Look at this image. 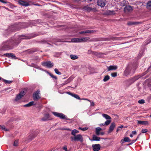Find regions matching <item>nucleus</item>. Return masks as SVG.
Masks as SVG:
<instances>
[{"mask_svg": "<svg viewBox=\"0 0 151 151\" xmlns=\"http://www.w3.org/2000/svg\"><path fill=\"white\" fill-rule=\"evenodd\" d=\"M37 35L35 34V35L32 36H28L25 35L15 36L2 42L1 45L0 50L5 51L12 49L15 46L17 45L23 40L29 39Z\"/></svg>", "mask_w": 151, "mask_h": 151, "instance_id": "obj_1", "label": "nucleus"}, {"mask_svg": "<svg viewBox=\"0 0 151 151\" xmlns=\"http://www.w3.org/2000/svg\"><path fill=\"white\" fill-rule=\"evenodd\" d=\"M137 67V64H130L128 65L124 71V74L126 76L132 75L134 72Z\"/></svg>", "mask_w": 151, "mask_h": 151, "instance_id": "obj_2", "label": "nucleus"}, {"mask_svg": "<svg viewBox=\"0 0 151 151\" xmlns=\"http://www.w3.org/2000/svg\"><path fill=\"white\" fill-rule=\"evenodd\" d=\"M70 139L72 141H79L81 142H82L83 141V137L80 134H77L74 137H71Z\"/></svg>", "mask_w": 151, "mask_h": 151, "instance_id": "obj_3", "label": "nucleus"}, {"mask_svg": "<svg viewBox=\"0 0 151 151\" xmlns=\"http://www.w3.org/2000/svg\"><path fill=\"white\" fill-rule=\"evenodd\" d=\"M80 38V42H85L87 41L94 42L97 41L96 38H92L90 39L89 37H81Z\"/></svg>", "mask_w": 151, "mask_h": 151, "instance_id": "obj_4", "label": "nucleus"}, {"mask_svg": "<svg viewBox=\"0 0 151 151\" xmlns=\"http://www.w3.org/2000/svg\"><path fill=\"white\" fill-rule=\"evenodd\" d=\"M16 29H15V26L14 25H12L9 27V28L6 30H5L4 34L5 35H8L11 32L15 31Z\"/></svg>", "mask_w": 151, "mask_h": 151, "instance_id": "obj_5", "label": "nucleus"}, {"mask_svg": "<svg viewBox=\"0 0 151 151\" xmlns=\"http://www.w3.org/2000/svg\"><path fill=\"white\" fill-rule=\"evenodd\" d=\"M40 93V90H37V91L34 93L33 94V99L35 100H37L40 98L39 94Z\"/></svg>", "mask_w": 151, "mask_h": 151, "instance_id": "obj_6", "label": "nucleus"}, {"mask_svg": "<svg viewBox=\"0 0 151 151\" xmlns=\"http://www.w3.org/2000/svg\"><path fill=\"white\" fill-rule=\"evenodd\" d=\"M52 113L55 116L59 117L61 119H66V116L62 113H60L54 112H52Z\"/></svg>", "mask_w": 151, "mask_h": 151, "instance_id": "obj_7", "label": "nucleus"}, {"mask_svg": "<svg viewBox=\"0 0 151 151\" xmlns=\"http://www.w3.org/2000/svg\"><path fill=\"white\" fill-rule=\"evenodd\" d=\"M42 65L43 66H46L48 68H51L54 65L53 63L50 61L43 62Z\"/></svg>", "mask_w": 151, "mask_h": 151, "instance_id": "obj_8", "label": "nucleus"}, {"mask_svg": "<svg viewBox=\"0 0 151 151\" xmlns=\"http://www.w3.org/2000/svg\"><path fill=\"white\" fill-rule=\"evenodd\" d=\"M141 77V76L139 75L137 76H135L134 77L132 78V79L128 80L127 82L130 83V85H131L132 83H134V81L137 80L139 78Z\"/></svg>", "mask_w": 151, "mask_h": 151, "instance_id": "obj_9", "label": "nucleus"}, {"mask_svg": "<svg viewBox=\"0 0 151 151\" xmlns=\"http://www.w3.org/2000/svg\"><path fill=\"white\" fill-rule=\"evenodd\" d=\"M106 4V1L104 0H98L97 1V4L101 7H104Z\"/></svg>", "mask_w": 151, "mask_h": 151, "instance_id": "obj_10", "label": "nucleus"}, {"mask_svg": "<svg viewBox=\"0 0 151 151\" xmlns=\"http://www.w3.org/2000/svg\"><path fill=\"white\" fill-rule=\"evenodd\" d=\"M51 119L50 116L49 114H46L44 115V117L41 119L42 121H46L49 120Z\"/></svg>", "mask_w": 151, "mask_h": 151, "instance_id": "obj_11", "label": "nucleus"}, {"mask_svg": "<svg viewBox=\"0 0 151 151\" xmlns=\"http://www.w3.org/2000/svg\"><path fill=\"white\" fill-rule=\"evenodd\" d=\"M24 91H22L19 93L17 95L15 100L16 101H17L19 100H20L23 96L24 95Z\"/></svg>", "mask_w": 151, "mask_h": 151, "instance_id": "obj_12", "label": "nucleus"}, {"mask_svg": "<svg viewBox=\"0 0 151 151\" xmlns=\"http://www.w3.org/2000/svg\"><path fill=\"white\" fill-rule=\"evenodd\" d=\"M92 146L94 151H98L100 149L101 146L99 144L93 145Z\"/></svg>", "mask_w": 151, "mask_h": 151, "instance_id": "obj_13", "label": "nucleus"}, {"mask_svg": "<svg viewBox=\"0 0 151 151\" xmlns=\"http://www.w3.org/2000/svg\"><path fill=\"white\" fill-rule=\"evenodd\" d=\"M18 3L19 4L24 6H27L29 5V4L28 2L22 0H19L18 1Z\"/></svg>", "mask_w": 151, "mask_h": 151, "instance_id": "obj_14", "label": "nucleus"}, {"mask_svg": "<svg viewBox=\"0 0 151 151\" xmlns=\"http://www.w3.org/2000/svg\"><path fill=\"white\" fill-rule=\"evenodd\" d=\"M101 138L98 137L95 135H93L92 136V139H90V140L91 141H100L101 140Z\"/></svg>", "mask_w": 151, "mask_h": 151, "instance_id": "obj_15", "label": "nucleus"}, {"mask_svg": "<svg viewBox=\"0 0 151 151\" xmlns=\"http://www.w3.org/2000/svg\"><path fill=\"white\" fill-rule=\"evenodd\" d=\"M74 78V77L73 76H70L67 80V81H65L62 84V85H64L67 83H70L73 80Z\"/></svg>", "mask_w": 151, "mask_h": 151, "instance_id": "obj_16", "label": "nucleus"}, {"mask_svg": "<svg viewBox=\"0 0 151 151\" xmlns=\"http://www.w3.org/2000/svg\"><path fill=\"white\" fill-rule=\"evenodd\" d=\"M107 71L111 70H115L117 68V66L115 65H110L109 67H107Z\"/></svg>", "mask_w": 151, "mask_h": 151, "instance_id": "obj_17", "label": "nucleus"}, {"mask_svg": "<svg viewBox=\"0 0 151 151\" xmlns=\"http://www.w3.org/2000/svg\"><path fill=\"white\" fill-rule=\"evenodd\" d=\"M137 123L144 125H147L149 124L148 122L147 121L137 120Z\"/></svg>", "mask_w": 151, "mask_h": 151, "instance_id": "obj_18", "label": "nucleus"}, {"mask_svg": "<svg viewBox=\"0 0 151 151\" xmlns=\"http://www.w3.org/2000/svg\"><path fill=\"white\" fill-rule=\"evenodd\" d=\"M115 124L114 122L111 123L109 128V132H112L115 127Z\"/></svg>", "mask_w": 151, "mask_h": 151, "instance_id": "obj_19", "label": "nucleus"}, {"mask_svg": "<svg viewBox=\"0 0 151 151\" xmlns=\"http://www.w3.org/2000/svg\"><path fill=\"white\" fill-rule=\"evenodd\" d=\"M80 37L72 38L71 39V42H80Z\"/></svg>", "mask_w": 151, "mask_h": 151, "instance_id": "obj_20", "label": "nucleus"}, {"mask_svg": "<svg viewBox=\"0 0 151 151\" xmlns=\"http://www.w3.org/2000/svg\"><path fill=\"white\" fill-rule=\"evenodd\" d=\"M124 11L126 12L130 11L132 10V6H127L124 9Z\"/></svg>", "mask_w": 151, "mask_h": 151, "instance_id": "obj_21", "label": "nucleus"}, {"mask_svg": "<svg viewBox=\"0 0 151 151\" xmlns=\"http://www.w3.org/2000/svg\"><path fill=\"white\" fill-rule=\"evenodd\" d=\"M102 115L103 117L104 118L106 119L111 120V117L106 114H102Z\"/></svg>", "mask_w": 151, "mask_h": 151, "instance_id": "obj_22", "label": "nucleus"}, {"mask_svg": "<svg viewBox=\"0 0 151 151\" xmlns=\"http://www.w3.org/2000/svg\"><path fill=\"white\" fill-rule=\"evenodd\" d=\"M102 130V129L99 127H97L96 128V133L97 135H100V131Z\"/></svg>", "mask_w": 151, "mask_h": 151, "instance_id": "obj_23", "label": "nucleus"}, {"mask_svg": "<svg viewBox=\"0 0 151 151\" xmlns=\"http://www.w3.org/2000/svg\"><path fill=\"white\" fill-rule=\"evenodd\" d=\"M34 101H30L29 103L24 105L23 106L24 107H29L32 106V105L34 104Z\"/></svg>", "mask_w": 151, "mask_h": 151, "instance_id": "obj_24", "label": "nucleus"}, {"mask_svg": "<svg viewBox=\"0 0 151 151\" xmlns=\"http://www.w3.org/2000/svg\"><path fill=\"white\" fill-rule=\"evenodd\" d=\"M79 132V131L76 129H74L71 132V134L74 136H76V133H78Z\"/></svg>", "mask_w": 151, "mask_h": 151, "instance_id": "obj_25", "label": "nucleus"}, {"mask_svg": "<svg viewBox=\"0 0 151 151\" xmlns=\"http://www.w3.org/2000/svg\"><path fill=\"white\" fill-rule=\"evenodd\" d=\"M147 9L151 10V1H148L147 3Z\"/></svg>", "mask_w": 151, "mask_h": 151, "instance_id": "obj_26", "label": "nucleus"}, {"mask_svg": "<svg viewBox=\"0 0 151 151\" xmlns=\"http://www.w3.org/2000/svg\"><path fill=\"white\" fill-rule=\"evenodd\" d=\"M36 136V135H34L33 134H32L29 135L28 137L30 140H32Z\"/></svg>", "mask_w": 151, "mask_h": 151, "instance_id": "obj_27", "label": "nucleus"}, {"mask_svg": "<svg viewBox=\"0 0 151 151\" xmlns=\"http://www.w3.org/2000/svg\"><path fill=\"white\" fill-rule=\"evenodd\" d=\"M70 58L72 60H76L78 58L77 55H70Z\"/></svg>", "mask_w": 151, "mask_h": 151, "instance_id": "obj_28", "label": "nucleus"}, {"mask_svg": "<svg viewBox=\"0 0 151 151\" xmlns=\"http://www.w3.org/2000/svg\"><path fill=\"white\" fill-rule=\"evenodd\" d=\"M2 81H3L6 84H9L13 82L12 81L7 80L4 79H2Z\"/></svg>", "mask_w": 151, "mask_h": 151, "instance_id": "obj_29", "label": "nucleus"}, {"mask_svg": "<svg viewBox=\"0 0 151 151\" xmlns=\"http://www.w3.org/2000/svg\"><path fill=\"white\" fill-rule=\"evenodd\" d=\"M107 13L109 15H113L115 14V13L114 11L108 10L107 12Z\"/></svg>", "mask_w": 151, "mask_h": 151, "instance_id": "obj_30", "label": "nucleus"}, {"mask_svg": "<svg viewBox=\"0 0 151 151\" xmlns=\"http://www.w3.org/2000/svg\"><path fill=\"white\" fill-rule=\"evenodd\" d=\"M110 79V77L109 76L107 75L106 76H105L104 78L103 79V81L104 82H106L108 80H109Z\"/></svg>", "mask_w": 151, "mask_h": 151, "instance_id": "obj_31", "label": "nucleus"}, {"mask_svg": "<svg viewBox=\"0 0 151 151\" xmlns=\"http://www.w3.org/2000/svg\"><path fill=\"white\" fill-rule=\"evenodd\" d=\"M84 9L88 11H90L92 10V8L91 7H89L88 6H86L84 7Z\"/></svg>", "mask_w": 151, "mask_h": 151, "instance_id": "obj_32", "label": "nucleus"}, {"mask_svg": "<svg viewBox=\"0 0 151 151\" xmlns=\"http://www.w3.org/2000/svg\"><path fill=\"white\" fill-rule=\"evenodd\" d=\"M0 127L2 129V130L5 131H9V129L6 128L4 126V125H0Z\"/></svg>", "mask_w": 151, "mask_h": 151, "instance_id": "obj_33", "label": "nucleus"}, {"mask_svg": "<svg viewBox=\"0 0 151 151\" xmlns=\"http://www.w3.org/2000/svg\"><path fill=\"white\" fill-rule=\"evenodd\" d=\"M95 55L99 57H103V54L101 52H96Z\"/></svg>", "mask_w": 151, "mask_h": 151, "instance_id": "obj_34", "label": "nucleus"}, {"mask_svg": "<svg viewBox=\"0 0 151 151\" xmlns=\"http://www.w3.org/2000/svg\"><path fill=\"white\" fill-rule=\"evenodd\" d=\"M9 55L10 56L9 57L11 58L12 59H17V58L15 55L13 53H10Z\"/></svg>", "mask_w": 151, "mask_h": 151, "instance_id": "obj_35", "label": "nucleus"}, {"mask_svg": "<svg viewBox=\"0 0 151 151\" xmlns=\"http://www.w3.org/2000/svg\"><path fill=\"white\" fill-rule=\"evenodd\" d=\"M49 75L53 78V79L54 80H57V78L56 76L53 75V74H52L51 73H48Z\"/></svg>", "mask_w": 151, "mask_h": 151, "instance_id": "obj_36", "label": "nucleus"}, {"mask_svg": "<svg viewBox=\"0 0 151 151\" xmlns=\"http://www.w3.org/2000/svg\"><path fill=\"white\" fill-rule=\"evenodd\" d=\"M138 23H139L137 22H128L127 24L128 25H132L135 24H138Z\"/></svg>", "mask_w": 151, "mask_h": 151, "instance_id": "obj_37", "label": "nucleus"}, {"mask_svg": "<svg viewBox=\"0 0 151 151\" xmlns=\"http://www.w3.org/2000/svg\"><path fill=\"white\" fill-rule=\"evenodd\" d=\"M123 141L125 142H130L131 140L128 137H126L124 138Z\"/></svg>", "mask_w": 151, "mask_h": 151, "instance_id": "obj_38", "label": "nucleus"}, {"mask_svg": "<svg viewBox=\"0 0 151 151\" xmlns=\"http://www.w3.org/2000/svg\"><path fill=\"white\" fill-rule=\"evenodd\" d=\"M85 33H93L96 32V31L94 30H85Z\"/></svg>", "mask_w": 151, "mask_h": 151, "instance_id": "obj_39", "label": "nucleus"}, {"mask_svg": "<svg viewBox=\"0 0 151 151\" xmlns=\"http://www.w3.org/2000/svg\"><path fill=\"white\" fill-rule=\"evenodd\" d=\"M72 96L74 97L75 98L78 99H80V98L79 97V96L77 94H73Z\"/></svg>", "mask_w": 151, "mask_h": 151, "instance_id": "obj_40", "label": "nucleus"}, {"mask_svg": "<svg viewBox=\"0 0 151 151\" xmlns=\"http://www.w3.org/2000/svg\"><path fill=\"white\" fill-rule=\"evenodd\" d=\"M88 129V128L87 127H83V128H81V127H79L78 128L79 129H80L81 130H82L83 131H85L86 130Z\"/></svg>", "mask_w": 151, "mask_h": 151, "instance_id": "obj_41", "label": "nucleus"}, {"mask_svg": "<svg viewBox=\"0 0 151 151\" xmlns=\"http://www.w3.org/2000/svg\"><path fill=\"white\" fill-rule=\"evenodd\" d=\"M54 71L55 73L58 75H60L61 74V73L59 71L57 68H55Z\"/></svg>", "mask_w": 151, "mask_h": 151, "instance_id": "obj_42", "label": "nucleus"}, {"mask_svg": "<svg viewBox=\"0 0 151 151\" xmlns=\"http://www.w3.org/2000/svg\"><path fill=\"white\" fill-rule=\"evenodd\" d=\"M111 122V120H108L106 121L104 123V124L106 126L109 125Z\"/></svg>", "mask_w": 151, "mask_h": 151, "instance_id": "obj_43", "label": "nucleus"}, {"mask_svg": "<svg viewBox=\"0 0 151 151\" xmlns=\"http://www.w3.org/2000/svg\"><path fill=\"white\" fill-rule=\"evenodd\" d=\"M138 102L140 104H144L145 103V100L143 99L139 100L138 101Z\"/></svg>", "mask_w": 151, "mask_h": 151, "instance_id": "obj_44", "label": "nucleus"}, {"mask_svg": "<svg viewBox=\"0 0 151 151\" xmlns=\"http://www.w3.org/2000/svg\"><path fill=\"white\" fill-rule=\"evenodd\" d=\"M111 76L113 77H115L117 76V73L116 72L112 73L111 74Z\"/></svg>", "mask_w": 151, "mask_h": 151, "instance_id": "obj_45", "label": "nucleus"}, {"mask_svg": "<svg viewBox=\"0 0 151 151\" xmlns=\"http://www.w3.org/2000/svg\"><path fill=\"white\" fill-rule=\"evenodd\" d=\"M18 145V140H15L14 143V145L15 146H17Z\"/></svg>", "mask_w": 151, "mask_h": 151, "instance_id": "obj_46", "label": "nucleus"}, {"mask_svg": "<svg viewBox=\"0 0 151 151\" xmlns=\"http://www.w3.org/2000/svg\"><path fill=\"white\" fill-rule=\"evenodd\" d=\"M57 42H67V41H65V40L62 39H59L57 40Z\"/></svg>", "mask_w": 151, "mask_h": 151, "instance_id": "obj_47", "label": "nucleus"}, {"mask_svg": "<svg viewBox=\"0 0 151 151\" xmlns=\"http://www.w3.org/2000/svg\"><path fill=\"white\" fill-rule=\"evenodd\" d=\"M147 132V129H142V133H145Z\"/></svg>", "mask_w": 151, "mask_h": 151, "instance_id": "obj_48", "label": "nucleus"}, {"mask_svg": "<svg viewBox=\"0 0 151 151\" xmlns=\"http://www.w3.org/2000/svg\"><path fill=\"white\" fill-rule=\"evenodd\" d=\"M63 149L65 150V151H67V146L65 145L63 147Z\"/></svg>", "mask_w": 151, "mask_h": 151, "instance_id": "obj_49", "label": "nucleus"}, {"mask_svg": "<svg viewBox=\"0 0 151 151\" xmlns=\"http://www.w3.org/2000/svg\"><path fill=\"white\" fill-rule=\"evenodd\" d=\"M132 134L133 135L136 134H137V132L135 131H132Z\"/></svg>", "mask_w": 151, "mask_h": 151, "instance_id": "obj_50", "label": "nucleus"}, {"mask_svg": "<svg viewBox=\"0 0 151 151\" xmlns=\"http://www.w3.org/2000/svg\"><path fill=\"white\" fill-rule=\"evenodd\" d=\"M90 103H91V106H93L94 105V103L93 102V101L91 102H91H90Z\"/></svg>", "mask_w": 151, "mask_h": 151, "instance_id": "obj_51", "label": "nucleus"}, {"mask_svg": "<svg viewBox=\"0 0 151 151\" xmlns=\"http://www.w3.org/2000/svg\"><path fill=\"white\" fill-rule=\"evenodd\" d=\"M85 31H82L80 32H79V34H85Z\"/></svg>", "mask_w": 151, "mask_h": 151, "instance_id": "obj_52", "label": "nucleus"}, {"mask_svg": "<svg viewBox=\"0 0 151 151\" xmlns=\"http://www.w3.org/2000/svg\"><path fill=\"white\" fill-rule=\"evenodd\" d=\"M0 1L4 3H7V2L6 1H4V0H0Z\"/></svg>", "mask_w": 151, "mask_h": 151, "instance_id": "obj_53", "label": "nucleus"}, {"mask_svg": "<svg viewBox=\"0 0 151 151\" xmlns=\"http://www.w3.org/2000/svg\"><path fill=\"white\" fill-rule=\"evenodd\" d=\"M82 99L84 100H87V101H89L90 102H91V101L89 100V99H87L83 98V99Z\"/></svg>", "mask_w": 151, "mask_h": 151, "instance_id": "obj_54", "label": "nucleus"}, {"mask_svg": "<svg viewBox=\"0 0 151 151\" xmlns=\"http://www.w3.org/2000/svg\"><path fill=\"white\" fill-rule=\"evenodd\" d=\"M10 53H5V54H4V55H5V56H10Z\"/></svg>", "mask_w": 151, "mask_h": 151, "instance_id": "obj_55", "label": "nucleus"}, {"mask_svg": "<svg viewBox=\"0 0 151 151\" xmlns=\"http://www.w3.org/2000/svg\"><path fill=\"white\" fill-rule=\"evenodd\" d=\"M67 93L68 94L70 95L71 96H72V95H73V93H72L70 92H68Z\"/></svg>", "mask_w": 151, "mask_h": 151, "instance_id": "obj_56", "label": "nucleus"}, {"mask_svg": "<svg viewBox=\"0 0 151 151\" xmlns=\"http://www.w3.org/2000/svg\"><path fill=\"white\" fill-rule=\"evenodd\" d=\"M67 93L68 94L70 95L71 96H72V95H73V93H72L70 92H68Z\"/></svg>", "mask_w": 151, "mask_h": 151, "instance_id": "obj_57", "label": "nucleus"}, {"mask_svg": "<svg viewBox=\"0 0 151 151\" xmlns=\"http://www.w3.org/2000/svg\"><path fill=\"white\" fill-rule=\"evenodd\" d=\"M137 140V139L135 140H133L132 141V142L133 143Z\"/></svg>", "mask_w": 151, "mask_h": 151, "instance_id": "obj_58", "label": "nucleus"}, {"mask_svg": "<svg viewBox=\"0 0 151 151\" xmlns=\"http://www.w3.org/2000/svg\"><path fill=\"white\" fill-rule=\"evenodd\" d=\"M123 127V125H120V126H119V127H118V128H122V127Z\"/></svg>", "mask_w": 151, "mask_h": 151, "instance_id": "obj_59", "label": "nucleus"}, {"mask_svg": "<svg viewBox=\"0 0 151 151\" xmlns=\"http://www.w3.org/2000/svg\"><path fill=\"white\" fill-rule=\"evenodd\" d=\"M104 134V133L103 132H102L100 133V135H103Z\"/></svg>", "mask_w": 151, "mask_h": 151, "instance_id": "obj_60", "label": "nucleus"}, {"mask_svg": "<svg viewBox=\"0 0 151 151\" xmlns=\"http://www.w3.org/2000/svg\"><path fill=\"white\" fill-rule=\"evenodd\" d=\"M119 130H120V129H119V128H118H118L116 129V132H118V131Z\"/></svg>", "mask_w": 151, "mask_h": 151, "instance_id": "obj_61", "label": "nucleus"}, {"mask_svg": "<svg viewBox=\"0 0 151 151\" xmlns=\"http://www.w3.org/2000/svg\"><path fill=\"white\" fill-rule=\"evenodd\" d=\"M133 144V143L132 142H130V143L129 144L127 145H131Z\"/></svg>", "mask_w": 151, "mask_h": 151, "instance_id": "obj_62", "label": "nucleus"}, {"mask_svg": "<svg viewBox=\"0 0 151 151\" xmlns=\"http://www.w3.org/2000/svg\"><path fill=\"white\" fill-rule=\"evenodd\" d=\"M133 134H130V136L131 137H133Z\"/></svg>", "mask_w": 151, "mask_h": 151, "instance_id": "obj_63", "label": "nucleus"}, {"mask_svg": "<svg viewBox=\"0 0 151 151\" xmlns=\"http://www.w3.org/2000/svg\"><path fill=\"white\" fill-rule=\"evenodd\" d=\"M100 125H102V126H104L105 125V124H104V123H102V124H100Z\"/></svg>", "mask_w": 151, "mask_h": 151, "instance_id": "obj_64", "label": "nucleus"}]
</instances>
